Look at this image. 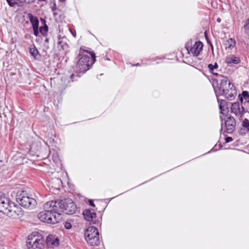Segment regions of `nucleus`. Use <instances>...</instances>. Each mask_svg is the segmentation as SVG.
<instances>
[{
	"label": "nucleus",
	"mask_w": 249,
	"mask_h": 249,
	"mask_svg": "<svg viewBox=\"0 0 249 249\" xmlns=\"http://www.w3.org/2000/svg\"><path fill=\"white\" fill-rule=\"evenodd\" d=\"M220 119L221 120V121L222 122L223 121V118H222V116H220Z\"/></svg>",
	"instance_id": "nucleus-41"
},
{
	"label": "nucleus",
	"mask_w": 249,
	"mask_h": 249,
	"mask_svg": "<svg viewBox=\"0 0 249 249\" xmlns=\"http://www.w3.org/2000/svg\"><path fill=\"white\" fill-rule=\"evenodd\" d=\"M56 206V210L57 214L61 216V213L66 214H72L76 210V206L71 199H66L58 201H53Z\"/></svg>",
	"instance_id": "nucleus-5"
},
{
	"label": "nucleus",
	"mask_w": 249,
	"mask_h": 249,
	"mask_svg": "<svg viewBox=\"0 0 249 249\" xmlns=\"http://www.w3.org/2000/svg\"><path fill=\"white\" fill-rule=\"evenodd\" d=\"M62 181L60 178H55L50 181V185L52 188L54 189H58L62 184Z\"/></svg>",
	"instance_id": "nucleus-16"
},
{
	"label": "nucleus",
	"mask_w": 249,
	"mask_h": 249,
	"mask_svg": "<svg viewBox=\"0 0 249 249\" xmlns=\"http://www.w3.org/2000/svg\"><path fill=\"white\" fill-rule=\"evenodd\" d=\"M28 18L33 28L38 27L39 20L37 17L34 16L31 14H28Z\"/></svg>",
	"instance_id": "nucleus-17"
},
{
	"label": "nucleus",
	"mask_w": 249,
	"mask_h": 249,
	"mask_svg": "<svg viewBox=\"0 0 249 249\" xmlns=\"http://www.w3.org/2000/svg\"><path fill=\"white\" fill-rule=\"evenodd\" d=\"M83 215L85 219L87 221H93V219L95 218L96 214L94 210L92 209L85 210L83 212Z\"/></svg>",
	"instance_id": "nucleus-14"
},
{
	"label": "nucleus",
	"mask_w": 249,
	"mask_h": 249,
	"mask_svg": "<svg viewBox=\"0 0 249 249\" xmlns=\"http://www.w3.org/2000/svg\"><path fill=\"white\" fill-rule=\"evenodd\" d=\"M235 41L233 38H230L226 40L225 45L226 49H232L235 45Z\"/></svg>",
	"instance_id": "nucleus-19"
},
{
	"label": "nucleus",
	"mask_w": 249,
	"mask_h": 249,
	"mask_svg": "<svg viewBox=\"0 0 249 249\" xmlns=\"http://www.w3.org/2000/svg\"><path fill=\"white\" fill-rule=\"evenodd\" d=\"M242 127L239 130L240 134L244 135L246 134H249V121L245 118L242 122L241 124Z\"/></svg>",
	"instance_id": "nucleus-13"
},
{
	"label": "nucleus",
	"mask_w": 249,
	"mask_h": 249,
	"mask_svg": "<svg viewBox=\"0 0 249 249\" xmlns=\"http://www.w3.org/2000/svg\"><path fill=\"white\" fill-rule=\"evenodd\" d=\"M225 63L227 64H238L241 60L239 57L235 56L234 55H230L226 57Z\"/></svg>",
	"instance_id": "nucleus-15"
},
{
	"label": "nucleus",
	"mask_w": 249,
	"mask_h": 249,
	"mask_svg": "<svg viewBox=\"0 0 249 249\" xmlns=\"http://www.w3.org/2000/svg\"><path fill=\"white\" fill-rule=\"evenodd\" d=\"M221 146H220V145H219V148H220Z\"/></svg>",
	"instance_id": "nucleus-44"
},
{
	"label": "nucleus",
	"mask_w": 249,
	"mask_h": 249,
	"mask_svg": "<svg viewBox=\"0 0 249 249\" xmlns=\"http://www.w3.org/2000/svg\"><path fill=\"white\" fill-rule=\"evenodd\" d=\"M140 65H141L139 63H137V64L133 65L132 66H140Z\"/></svg>",
	"instance_id": "nucleus-36"
},
{
	"label": "nucleus",
	"mask_w": 249,
	"mask_h": 249,
	"mask_svg": "<svg viewBox=\"0 0 249 249\" xmlns=\"http://www.w3.org/2000/svg\"><path fill=\"white\" fill-rule=\"evenodd\" d=\"M39 1H45L46 0H38Z\"/></svg>",
	"instance_id": "nucleus-43"
},
{
	"label": "nucleus",
	"mask_w": 249,
	"mask_h": 249,
	"mask_svg": "<svg viewBox=\"0 0 249 249\" xmlns=\"http://www.w3.org/2000/svg\"><path fill=\"white\" fill-rule=\"evenodd\" d=\"M85 237L87 243L91 246H97L100 243L98 230L94 226H90L87 229Z\"/></svg>",
	"instance_id": "nucleus-7"
},
{
	"label": "nucleus",
	"mask_w": 249,
	"mask_h": 249,
	"mask_svg": "<svg viewBox=\"0 0 249 249\" xmlns=\"http://www.w3.org/2000/svg\"><path fill=\"white\" fill-rule=\"evenodd\" d=\"M226 131L228 133H231L235 129L236 122L235 119L231 116H229L225 120Z\"/></svg>",
	"instance_id": "nucleus-11"
},
{
	"label": "nucleus",
	"mask_w": 249,
	"mask_h": 249,
	"mask_svg": "<svg viewBox=\"0 0 249 249\" xmlns=\"http://www.w3.org/2000/svg\"><path fill=\"white\" fill-rule=\"evenodd\" d=\"M208 68L210 72H211L213 75L218 76V74L216 71H218L217 69L218 68V65L216 62H215L214 64H209L208 65Z\"/></svg>",
	"instance_id": "nucleus-18"
},
{
	"label": "nucleus",
	"mask_w": 249,
	"mask_h": 249,
	"mask_svg": "<svg viewBox=\"0 0 249 249\" xmlns=\"http://www.w3.org/2000/svg\"><path fill=\"white\" fill-rule=\"evenodd\" d=\"M46 244L50 248H54L59 245V239L56 236L50 234L46 238Z\"/></svg>",
	"instance_id": "nucleus-12"
},
{
	"label": "nucleus",
	"mask_w": 249,
	"mask_h": 249,
	"mask_svg": "<svg viewBox=\"0 0 249 249\" xmlns=\"http://www.w3.org/2000/svg\"><path fill=\"white\" fill-rule=\"evenodd\" d=\"M26 246L28 249H44V239L38 232H32L28 236Z\"/></svg>",
	"instance_id": "nucleus-6"
},
{
	"label": "nucleus",
	"mask_w": 249,
	"mask_h": 249,
	"mask_svg": "<svg viewBox=\"0 0 249 249\" xmlns=\"http://www.w3.org/2000/svg\"><path fill=\"white\" fill-rule=\"evenodd\" d=\"M45 42L46 43H48L49 42V38H46L45 40Z\"/></svg>",
	"instance_id": "nucleus-37"
},
{
	"label": "nucleus",
	"mask_w": 249,
	"mask_h": 249,
	"mask_svg": "<svg viewBox=\"0 0 249 249\" xmlns=\"http://www.w3.org/2000/svg\"><path fill=\"white\" fill-rule=\"evenodd\" d=\"M34 34L36 36H38V27L33 28Z\"/></svg>",
	"instance_id": "nucleus-30"
},
{
	"label": "nucleus",
	"mask_w": 249,
	"mask_h": 249,
	"mask_svg": "<svg viewBox=\"0 0 249 249\" xmlns=\"http://www.w3.org/2000/svg\"><path fill=\"white\" fill-rule=\"evenodd\" d=\"M240 100L242 103L245 100V102L249 103V93L247 91H243L240 96Z\"/></svg>",
	"instance_id": "nucleus-20"
},
{
	"label": "nucleus",
	"mask_w": 249,
	"mask_h": 249,
	"mask_svg": "<svg viewBox=\"0 0 249 249\" xmlns=\"http://www.w3.org/2000/svg\"><path fill=\"white\" fill-rule=\"evenodd\" d=\"M222 78L219 86L214 88L217 97L225 96L228 99L231 100L236 95V90L234 85L228 79V77L220 75Z\"/></svg>",
	"instance_id": "nucleus-4"
},
{
	"label": "nucleus",
	"mask_w": 249,
	"mask_h": 249,
	"mask_svg": "<svg viewBox=\"0 0 249 249\" xmlns=\"http://www.w3.org/2000/svg\"><path fill=\"white\" fill-rule=\"evenodd\" d=\"M18 0L20 2H26V3H31L34 1V0Z\"/></svg>",
	"instance_id": "nucleus-32"
},
{
	"label": "nucleus",
	"mask_w": 249,
	"mask_h": 249,
	"mask_svg": "<svg viewBox=\"0 0 249 249\" xmlns=\"http://www.w3.org/2000/svg\"><path fill=\"white\" fill-rule=\"evenodd\" d=\"M6 1L10 6H13L16 4L15 0H6Z\"/></svg>",
	"instance_id": "nucleus-29"
},
{
	"label": "nucleus",
	"mask_w": 249,
	"mask_h": 249,
	"mask_svg": "<svg viewBox=\"0 0 249 249\" xmlns=\"http://www.w3.org/2000/svg\"><path fill=\"white\" fill-rule=\"evenodd\" d=\"M17 201L21 206L29 209H33L36 205V200L30 197L26 192L22 191L17 193Z\"/></svg>",
	"instance_id": "nucleus-8"
},
{
	"label": "nucleus",
	"mask_w": 249,
	"mask_h": 249,
	"mask_svg": "<svg viewBox=\"0 0 249 249\" xmlns=\"http://www.w3.org/2000/svg\"><path fill=\"white\" fill-rule=\"evenodd\" d=\"M74 76V74H71V75L70 76L71 78V79Z\"/></svg>",
	"instance_id": "nucleus-39"
},
{
	"label": "nucleus",
	"mask_w": 249,
	"mask_h": 249,
	"mask_svg": "<svg viewBox=\"0 0 249 249\" xmlns=\"http://www.w3.org/2000/svg\"><path fill=\"white\" fill-rule=\"evenodd\" d=\"M163 59H164L163 57L157 56L155 57H153L152 59H148L147 61V62H142V64H145V65H150L151 64V62H152L153 61H158V60H162Z\"/></svg>",
	"instance_id": "nucleus-23"
},
{
	"label": "nucleus",
	"mask_w": 249,
	"mask_h": 249,
	"mask_svg": "<svg viewBox=\"0 0 249 249\" xmlns=\"http://www.w3.org/2000/svg\"><path fill=\"white\" fill-rule=\"evenodd\" d=\"M231 112L239 119H241L245 111L242 104H240L239 102H234L231 105Z\"/></svg>",
	"instance_id": "nucleus-10"
},
{
	"label": "nucleus",
	"mask_w": 249,
	"mask_h": 249,
	"mask_svg": "<svg viewBox=\"0 0 249 249\" xmlns=\"http://www.w3.org/2000/svg\"><path fill=\"white\" fill-rule=\"evenodd\" d=\"M217 101L219 103V108H221L223 106H226L227 105V102H226V100H220L218 97H217Z\"/></svg>",
	"instance_id": "nucleus-26"
},
{
	"label": "nucleus",
	"mask_w": 249,
	"mask_h": 249,
	"mask_svg": "<svg viewBox=\"0 0 249 249\" xmlns=\"http://www.w3.org/2000/svg\"><path fill=\"white\" fill-rule=\"evenodd\" d=\"M58 44L59 45H61V48L63 50H66V49H67L68 48V46L67 44L66 43H63L62 44V42L61 41H59V42H58Z\"/></svg>",
	"instance_id": "nucleus-27"
},
{
	"label": "nucleus",
	"mask_w": 249,
	"mask_h": 249,
	"mask_svg": "<svg viewBox=\"0 0 249 249\" xmlns=\"http://www.w3.org/2000/svg\"><path fill=\"white\" fill-rule=\"evenodd\" d=\"M0 212L12 218H17L23 214L21 208L2 194H0Z\"/></svg>",
	"instance_id": "nucleus-3"
},
{
	"label": "nucleus",
	"mask_w": 249,
	"mask_h": 249,
	"mask_svg": "<svg viewBox=\"0 0 249 249\" xmlns=\"http://www.w3.org/2000/svg\"><path fill=\"white\" fill-rule=\"evenodd\" d=\"M52 9L53 11H54L56 10V6L54 4V6L52 7Z\"/></svg>",
	"instance_id": "nucleus-35"
},
{
	"label": "nucleus",
	"mask_w": 249,
	"mask_h": 249,
	"mask_svg": "<svg viewBox=\"0 0 249 249\" xmlns=\"http://www.w3.org/2000/svg\"><path fill=\"white\" fill-rule=\"evenodd\" d=\"M60 1H62V2H63L65 0H59Z\"/></svg>",
	"instance_id": "nucleus-42"
},
{
	"label": "nucleus",
	"mask_w": 249,
	"mask_h": 249,
	"mask_svg": "<svg viewBox=\"0 0 249 249\" xmlns=\"http://www.w3.org/2000/svg\"><path fill=\"white\" fill-rule=\"evenodd\" d=\"M245 34L249 37V18H247L243 27Z\"/></svg>",
	"instance_id": "nucleus-22"
},
{
	"label": "nucleus",
	"mask_w": 249,
	"mask_h": 249,
	"mask_svg": "<svg viewBox=\"0 0 249 249\" xmlns=\"http://www.w3.org/2000/svg\"><path fill=\"white\" fill-rule=\"evenodd\" d=\"M203 44L200 41L196 42L193 46H191L189 42L185 45V48L189 54L195 56H198L203 48Z\"/></svg>",
	"instance_id": "nucleus-9"
},
{
	"label": "nucleus",
	"mask_w": 249,
	"mask_h": 249,
	"mask_svg": "<svg viewBox=\"0 0 249 249\" xmlns=\"http://www.w3.org/2000/svg\"><path fill=\"white\" fill-rule=\"evenodd\" d=\"M233 141V139L231 137H227L225 138V142L226 143H229L230 142H231Z\"/></svg>",
	"instance_id": "nucleus-31"
},
{
	"label": "nucleus",
	"mask_w": 249,
	"mask_h": 249,
	"mask_svg": "<svg viewBox=\"0 0 249 249\" xmlns=\"http://www.w3.org/2000/svg\"><path fill=\"white\" fill-rule=\"evenodd\" d=\"M28 36H29V35H26L25 36V37L26 38H28Z\"/></svg>",
	"instance_id": "nucleus-40"
},
{
	"label": "nucleus",
	"mask_w": 249,
	"mask_h": 249,
	"mask_svg": "<svg viewBox=\"0 0 249 249\" xmlns=\"http://www.w3.org/2000/svg\"><path fill=\"white\" fill-rule=\"evenodd\" d=\"M89 203L90 204V206H92V207H95V205L93 202V201L92 200H89Z\"/></svg>",
	"instance_id": "nucleus-33"
},
{
	"label": "nucleus",
	"mask_w": 249,
	"mask_h": 249,
	"mask_svg": "<svg viewBox=\"0 0 249 249\" xmlns=\"http://www.w3.org/2000/svg\"><path fill=\"white\" fill-rule=\"evenodd\" d=\"M48 31V27L45 24L43 26L40 27L39 28V32L43 36H46L47 33Z\"/></svg>",
	"instance_id": "nucleus-24"
},
{
	"label": "nucleus",
	"mask_w": 249,
	"mask_h": 249,
	"mask_svg": "<svg viewBox=\"0 0 249 249\" xmlns=\"http://www.w3.org/2000/svg\"><path fill=\"white\" fill-rule=\"evenodd\" d=\"M84 48L83 46L80 47L77 58L75 71L78 77L90 69L95 61V53L88 49H84Z\"/></svg>",
	"instance_id": "nucleus-1"
},
{
	"label": "nucleus",
	"mask_w": 249,
	"mask_h": 249,
	"mask_svg": "<svg viewBox=\"0 0 249 249\" xmlns=\"http://www.w3.org/2000/svg\"><path fill=\"white\" fill-rule=\"evenodd\" d=\"M30 53L36 59L38 58V55H39V53L36 47L33 45V46L30 47Z\"/></svg>",
	"instance_id": "nucleus-21"
},
{
	"label": "nucleus",
	"mask_w": 249,
	"mask_h": 249,
	"mask_svg": "<svg viewBox=\"0 0 249 249\" xmlns=\"http://www.w3.org/2000/svg\"><path fill=\"white\" fill-rule=\"evenodd\" d=\"M65 228L66 229L69 230L71 228V225L70 222H65L64 223Z\"/></svg>",
	"instance_id": "nucleus-28"
},
{
	"label": "nucleus",
	"mask_w": 249,
	"mask_h": 249,
	"mask_svg": "<svg viewBox=\"0 0 249 249\" xmlns=\"http://www.w3.org/2000/svg\"><path fill=\"white\" fill-rule=\"evenodd\" d=\"M54 205L53 200L48 201L44 204V210L37 214V217L40 221L52 224H54L61 221V216L55 212L57 210L55 209L56 206Z\"/></svg>",
	"instance_id": "nucleus-2"
},
{
	"label": "nucleus",
	"mask_w": 249,
	"mask_h": 249,
	"mask_svg": "<svg viewBox=\"0 0 249 249\" xmlns=\"http://www.w3.org/2000/svg\"><path fill=\"white\" fill-rule=\"evenodd\" d=\"M217 21L220 22L221 21V19L220 18H218L217 19Z\"/></svg>",
	"instance_id": "nucleus-38"
},
{
	"label": "nucleus",
	"mask_w": 249,
	"mask_h": 249,
	"mask_svg": "<svg viewBox=\"0 0 249 249\" xmlns=\"http://www.w3.org/2000/svg\"><path fill=\"white\" fill-rule=\"evenodd\" d=\"M216 147H217V145L216 144V145H215V146H214V147H213V148L212 149L211 151H215L217 150H218V149H217Z\"/></svg>",
	"instance_id": "nucleus-34"
},
{
	"label": "nucleus",
	"mask_w": 249,
	"mask_h": 249,
	"mask_svg": "<svg viewBox=\"0 0 249 249\" xmlns=\"http://www.w3.org/2000/svg\"><path fill=\"white\" fill-rule=\"evenodd\" d=\"M219 109L220 110V113L224 116L226 115L229 112V108L228 107V105L222 107L221 108H219Z\"/></svg>",
	"instance_id": "nucleus-25"
}]
</instances>
